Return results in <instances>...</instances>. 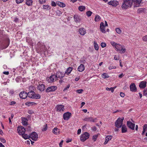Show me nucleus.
<instances>
[{
    "mask_svg": "<svg viewBox=\"0 0 147 147\" xmlns=\"http://www.w3.org/2000/svg\"><path fill=\"white\" fill-rule=\"evenodd\" d=\"M142 0H132L131 2L129 0V6L131 7L133 4L134 7H138L140 5V3Z\"/></svg>",
    "mask_w": 147,
    "mask_h": 147,
    "instance_id": "f257e3e1",
    "label": "nucleus"
},
{
    "mask_svg": "<svg viewBox=\"0 0 147 147\" xmlns=\"http://www.w3.org/2000/svg\"><path fill=\"white\" fill-rule=\"evenodd\" d=\"M123 118H119L115 122V125L117 128H120L122 126Z\"/></svg>",
    "mask_w": 147,
    "mask_h": 147,
    "instance_id": "f03ea898",
    "label": "nucleus"
},
{
    "mask_svg": "<svg viewBox=\"0 0 147 147\" xmlns=\"http://www.w3.org/2000/svg\"><path fill=\"white\" fill-rule=\"evenodd\" d=\"M89 134L88 133L85 132L81 135L80 140L81 141L84 142L89 138Z\"/></svg>",
    "mask_w": 147,
    "mask_h": 147,
    "instance_id": "7ed1b4c3",
    "label": "nucleus"
},
{
    "mask_svg": "<svg viewBox=\"0 0 147 147\" xmlns=\"http://www.w3.org/2000/svg\"><path fill=\"white\" fill-rule=\"evenodd\" d=\"M46 79L49 82H52L56 81L58 79L56 75L54 74L51 75L49 78H47Z\"/></svg>",
    "mask_w": 147,
    "mask_h": 147,
    "instance_id": "20e7f679",
    "label": "nucleus"
},
{
    "mask_svg": "<svg viewBox=\"0 0 147 147\" xmlns=\"http://www.w3.org/2000/svg\"><path fill=\"white\" fill-rule=\"evenodd\" d=\"M115 48L117 51H120V52L121 53H123L125 52V49L123 48L122 46L119 44H117Z\"/></svg>",
    "mask_w": 147,
    "mask_h": 147,
    "instance_id": "39448f33",
    "label": "nucleus"
},
{
    "mask_svg": "<svg viewBox=\"0 0 147 147\" xmlns=\"http://www.w3.org/2000/svg\"><path fill=\"white\" fill-rule=\"evenodd\" d=\"M38 136L36 132H34L30 135V138L34 141H36L38 138Z\"/></svg>",
    "mask_w": 147,
    "mask_h": 147,
    "instance_id": "423d86ee",
    "label": "nucleus"
},
{
    "mask_svg": "<svg viewBox=\"0 0 147 147\" xmlns=\"http://www.w3.org/2000/svg\"><path fill=\"white\" fill-rule=\"evenodd\" d=\"M57 89V86H52L49 87L46 90L47 92H49L54 91Z\"/></svg>",
    "mask_w": 147,
    "mask_h": 147,
    "instance_id": "0eeeda50",
    "label": "nucleus"
},
{
    "mask_svg": "<svg viewBox=\"0 0 147 147\" xmlns=\"http://www.w3.org/2000/svg\"><path fill=\"white\" fill-rule=\"evenodd\" d=\"M17 131L20 135L23 134L25 132V129L22 126H19Z\"/></svg>",
    "mask_w": 147,
    "mask_h": 147,
    "instance_id": "6e6552de",
    "label": "nucleus"
},
{
    "mask_svg": "<svg viewBox=\"0 0 147 147\" xmlns=\"http://www.w3.org/2000/svg\"><path fill=\"white\" fill-rule=\"evenodd\" d=\"M55 108L58 112L63 111L64 109V106L61 105H57Z\"/></svg>",
    "mask_w": 147,
    "mask_h": 147,
    "instance_id": "1a4fd4ad",
    "label": "nucleus"
},
{
    "mask_svg": "<svg viewBox=\"0 0 147 147\" xmlns=\"http://www.w3.org/2000/svg\"><path fill=\"white\" fill-rule=\"evenodd\" d=\"M71 113L69 112L65 113L63 114V118L64 120H68L71 116Z\"/></svg>",
    "mask_w": 147,
    "mask_h": 147,
    "instance_id": "9d476101",
    "label": "nucleus"
},
{
    "mask_svg": "<svg viewBox=\"0 0 147 147\" xmlns=\"http://www.w3.org/2000/svg\"><path fill=\"white\" fill-rule=\"evenodd\" d=\"M123 3L122 7L123 9H127L129 7V0H123Z\"/></svg>",
    "mask_w": 147,
    "mask_h": 147,
    "instance_id": "9b49d317",
    "label": "nucleus"
},
{
    "mask_svg": "<svg viewBox=\"0 0 147 147\" xmlns=\"http://www.w3.org/2000/svg\"><path fill=\"white\" fill-rule=\"evenodd\" d=\"M55 75L57 79L58 78L61 79L64 76L65 74H64L63 72L58 71L56 72Z\"/></svg>",
    "mask_w": 147,
    "mask_h": 147,
    "instance_id": "f8f14e48",
    "label": "nucleus"
},
{
    "mask_svg": "<svg viewBox=\"0 0 147 147\" xmlns=\"http://www.w3.org/2000/svg\"><path fill=\"white\" fill-rule=\"evenodd\" d=\"M28 94L25 91H23L20 92L19 94L20 97L22 99H25L28 96Z\"/></svg>",
    "mask_w": 147,
    "mask_h": 147,
    "instance_id": "ddd939ff",
    "label": "nucleus"
},
{
    "mask_svg": "<svg viewBox=\"0 0 147 147\" xmlns=\"http://www.w3.org/2000/svg\"><path fill=\"white\" fill-rule=\"evenodd\" d=\"M147 82L146 81H142L139 84V87L140 88H144L146 87Z\"/></svg>",
    "mask_w": 147,
    "mask_h": 147,
    "instance_id": "4468645a",
    "label": "nucleus"
},
{
    "mask_svg": "<svg viewBox=\"0 0 147 147\" xmlns=\"http://www.w3.org/2000/svg\"><path fill=\"white\" fill-rule=\"evenodd\" d=\"M130 90L132 92H135L137 91V88L134 83H132L130 86Z\"/></svg>",
    "mask_w": 147,
    "mask_h": 147,
    "instance_id": "2eb2a0df",
    "label": "nucleus"
},
{
    "mask_svg": "<svg viewBox=\"0 0 147 147\" xmlns=\"http://www.w3.org/2000/svg\"><path fill=\"white\" fill-rule=\"evenodd\" d=\"M109 5H111L113 6L116 7L118 4V2L116 1H111L108 3Z\"/></svg>",
    "mask_w": 147,
    "mask_h": 147,
    "instance_id": "dca6fc26",
    "label": "nucleus"
},
{
    "mask_svg": "<svg viewBox=\"0 0 147 147\" xmlns=\"http://www.w3.org/2000/svg\"><path fill=\"white\" fill-rule=\"evenodd\" d=\"M96 119H93V118L92 117H86L84 118L83 120L86 121L94 122H95Z\"/></svg>",
    "mask_w": 147,
    "mask_h": 147,
    "instance_id": "f3484780",
    "label": "nucleus"
},
{
    "mask_svg": "<svg viewBox=\"0 0 147 147\" xmlns=\"http://www.w3.org/2000/svg\"><path fill=\"white\" fill-rule=\"evenodd\" d=\"M78 31L79 34L82 36L84 35L86 33V30L83 28H80Z\"/></svg>",
    "mask_w": 147,
    "mask_h": 147,
    "instance_id": "a211bd4d",
    "label": "nucleus"
},
{
    "mask_svg": "<svg viewBox=\"0 0 147 147\" xmlns=\"http://www.w3.org/2000/svg\"><path fill=\"white\" fill-rule=\"evenodd\" d=\"M105 26L104 23L102 22L100 24V29L101 32L103 33H105L106 32L105 30Z\"/></svg>",
    "mask_w": 147,
    "mask_h": 147,
    "instance_id": "6ab92c4d",
    "label": "nucleus"
},
{
    "mask_svg": "<svg viewBox=\"0 0 147 147\" xmlns=\"http://www.w3.org/2000/svg\"><path fill=\"white\" fill-rule=\"evenodd\" d=\"M45 86L43 84H39L38 86V89L40 91L42 92L45 90Z\"/></svg>",
    "mask_w": 147,
    "mask_h": 147,
    "instance_id": "aec40b11",
    "label": "nucleus"
},
{
    "mask_svg": "<svg viewBox=\"0 0 147 147\" xmlns=\"http://www.w3.org/2000/svg\"><path fill=\"white\" fill-rule=\"evenodd\" d=\"M74 18L75 22L76 23L79 22L81 20V19L80 18V16L78 15H74Z\"/></svg>",
    "mask_w": 147,
    "mask_h": 147,
    "instance_id": "412c9836",
    "label": "nucleus"
},
{
    "mask_svg": "<svg viewBox=\"0 0 147 147\" xmlns=\"http://www.w3.org/2000/svg\"><path fill=\"white\" fill-rule=\"evenodd\" d=\"M35 93L34 91H31L28 92V93H27V94H28V96L30 98H33V97H34Z\"/></svg>",
    "mask_w": 147,
    "mask_h": 147,
    "instance_id": "4be33fe9",
    "label": "nucleus"
},
{
    "mask_svg": "<svg viewBox=\"0 0 147 147\" xmlns=\"http://www.w3.org/2000/svg\"><path fill=\"white\" fill-rule=\"evenodd\" d=\"M85 69L84 65L83 64H81L78 68V70L79 72H82Z\"/></svg>",
    "mask_w": 147,
    "mask_h": 147,
    "instance_id": "5701e85b",
    "label": "nucleus"
},
{
    "mask_svg": "<svg viewBox=\"0 0 147 147\" xmlns=\"http://www.w3.org/2000/svg\"><path fill=\"white\" fill-rule=\"evenodd\" d=\"M60 130L57 127H55L53 130V132L55 134L58 135L59 134Z\"/></svg>",
    "mask_w": 147,
    "mask_h": 147,
    "instance_id": "b1692460",
    "label": "nucleus"
},
{
    "mask_svg": "<svg viewBox=\"0 0 147 147\" xmlns=\"http://www.w3.org/2000/svg\"><path fill=\"white\" fill-rule=\"evenodd\" d=\"M22 123L23 125H26L28 124V119L25 118H23L22 119Z\"/></svg>",
    "mask_w": 147,
    "mask_h": 147,
    "instance_id": "393cba45",
    "label": "nucleus"
},
{
    "mask_svg": "<svg viewBox=\"0 0 147 147\" xmlns=\"http://www.w3.org/2000/svg\"><path fill=\"white\" fill-rule=\"evenodd\" d=\"M112 137L111 136H107L105 138V140L104 143V144H106L107 143L108 141L111 140L112 139Z\"/></svg>",
    "mask_w": 147,
    "mask_h": 147,
    "instance_id": "a878e982",
    "label": "nucleus"
},
{
    "mask_svg": "<svg viewBox=\"0 0 147 147\" xmlns=\"http://www.w3.org/2000/svg\"><path fill=\"white\" fill-rule=\"evenodd\" d=\"M72 68L69 67L68 68L65 72V74L67 75H69L72 71Z\"/></svg>",
    "mask_w": 147,
    "mask_h": 147,
    "instance_id": "bb28decb",
    "label": "nucleus"
},
{
    "mask_svg": "<svg viewBox=\"0 0 147 147\" xmlns=\"http://www.w3.org/2000/svg\"><path fill=\"white\" fill-rule=\"evenodd\" d=\"M135 124L129 121V128L133 130L134 129Z\"/></svg>",
    "mask_w": 147,
    "mask_h": 147,
    "instance_id": "cd10ccee",
    "label": "nucleus"
},
{
    "mask_svg": "<svg viewBox=\"0 0 147 147\" xmlns=\"http://www.w3.org/2000/svg\"><path fill=\"white\" fill-rule=\"evenodd\" d=\"M26 4L28 6L32 5L33 3L32 0H26Z\"/></svg>",
    "mask_w": 147,
    "mask_h": 147,
    "instance_id": "c85d7f7f",
    "label": "nucleus"
},
{
    "mask_svg": "<svg viewBox=\"0 0 147 147\" xmlns=\"http://www.w3.org/2000/svg\"><path fill=\"white\" fill-rule=\"evenodd\" d=\"M36 103L34 102H28L26 103V105H27L28 106H30L31 105H34L36 104Z\"/></svg>",
    "mask_w": 147,
    "mask_h": 147,
    "instance_id": "c756f323",
    "label": "nucleus"
},
{
    "mask_svg": "<svg viewBox=\"0 0 147 147\" xmlns=\"http://www.w3.org/2000/svg\"><path fill=\"white\" fill-rule=\"evenodd\" d=\"M86 9V7L85 6H80L78 7V9L80 11H84Z\"/></svg>",
    "mask_w": 147,
    "mask_h": 147,
    "instance_id": "7c9ffc66",
    "label": "nucleus"
},
{
    "mask_svg": "<svg viewBox=\"0 0 147 147\" xmlns=\"http://www.w3.org/2000/svg\"><path fill=\"white\" fill-rule=\"evenodd\" d=\"M51 9L50 6L48 5H43V9L46 10H49Z\"/></svg>",
    "mask_w": 147,
    "mask_h": 147,
    "instance_id": "2f4dec72",
    "label": "nucleus"
},
{
    "mask_svg": "<svg viewBox=\"0 0 147 147\" xmlns=\"http://www.w3.org/2000/svg\"><path fill=\"white\" fill-rule=\"evenodd\" d=\"M127 130L126 127L124 125H123L121 127V131L122 133H125Z\"/></svg>",
    "mask_w": 147,
    "mask_h": 147,
    "instance_id": "473e14b6",
    "label": "nucleus"
},
{
    "mask_svg": "<svg viewBox=\"0 0 147 147\" xmlns=\"http://www.w3.org/2000/svg\"><path fill=\"white\" fill-rule=\"evenodd\" d=\"M22 135L23 137L25 139L30 138V135H28L26 134H24V133Z\"/></svg>",
    "mask_w": 147,
    "mask_h": 147,
    "instance_id": "72a5a7b5",
    "label": "nucleus"
},
{
    "mask_svg": "<svg viewBox=\"0 0 147 147\" xmlns=\"http://www.w3.org/2000/svg\"><path fill=\"white\" fill-rule=\"evenodd\" d=\"M57 5L61 7H64L65 6V5L64 3H63L59 2L58 3H57Z\"/></svg>",
    "mask_w": 147,
    "mask_h": 147,
    "instance_id": "f704fd0d",
    "label": "nucleus"
},
{
    "mask_svg": "<svg viewBox=\"0 0 147 147\" xmlns=\"http://www.w3.org/2000/svg\"><path fill=\"white\" fill-rule=\"evenodd\" d=\"M147 129V124H144L143 126V131L142 132V134L143 135L144 133H145V132Z\"/></svg>",
    "mask_w": 147,
    "mask_h": 147,
    "instance_id": "c9c22d12",
    "label": "nucleus"
},
{
    "mask_svg": "<svg viewBox=\"0 0 147 147\" xmlns=\"http://www.w3.org/2000/svg\"><path fill=\"white\" fill-rule=\"evenodd\" d=\"M109 77V75L107 74L104 73L102 75V77L103 78H107Z\"/></svg>",
    "mask_w": 147,
    "mask_h": 147,
    "instance_id": "e433bc0d",
    "label": "nucleus"
},
{
    "mask_svg": "<svg viewBox=\"0 0 147 147\" xmlns=\"http://www.w3.org/2000/svg\"><path fill=\"white\" fill-rule=\"evenodd\" d=\"M33 98H35L36 99H39L40 98V96L39 94H36L35 93L34 95Z\"/></svg>",
    "mask_w": 147,
    "mask_h": 147,
    "instance_id": "4c0bfd02",
    "label": "nucleus"
},
{
    "mask_svg": "<svg viewBox=\"0 0 147 147\" xmlns=\"http://www.w3.org/2000/svg\"><path fill=\"white\" fill-rule=\"evenodd\" d=\"M48 128L47 125V124H46L43 126V127L42 129V131H45L47 130Z\"/></svg>",
    "mask_w": 147,
    "mask_h": 147,
    "instance_id": "58836bf2",
    "label": "nucleus"
},
{
    "mask_svg": "<svg viewBox=\"0 0 147 147\" xmlns=\"http://www.w3.org/2000/svg\"><path fill=\"white\" fill-rule=\"evenodd\" d=\"M100 17L98 15H96L95 16V21L96 22H98L100 20Z\"/></svg>",
    "mask_w": 147,
    "mask_h": 147,
    "instance_id": "ea45409f",
    "label": "nucleus"
},
{
    "mask_svg": "<svg viewBox=\"0 0 147 147\" xmlns=\"http://www.w3.org/2000/svg\"><path fill=\"white\" fill-rule=\"evenodd\" d=\"M94 46L96 50L98 51V45L95 41L94 42Z\"/></svg>",
    "mask_w": 147,
    "mask_h": 147,
    "instance_id": "a19ab883",
    "label": "nucleus"
},
{
    "mask_svg": "<svg viewBox=\"0 0 147 147\" xmlns=\"http://www.w3.org/2000/svg\"><path fill=\"white\" fill-rule=\"evenodd\" d=\"M144 11V9L143 8H140L137 10V13H140L143 12Z\"/></svg>",
    "mask_w": 147,
    "mask_h": 147,
    "instance_id": "79ce46f5",
    "label": "nucleus"
},
{
    "mask_svg": "<svg viewBox=\"0 0 147 147\" xmlns=\"http://www.w3.org/2000/svg\"><path fill=\"white\" fill-rule=\"evenodd\" d=\"M110 43L113 47H115H115H116L117 44H118L113 41L111 42Z\"/></svg>",
    "mask_w": 147,
    "mask_h": 147,
    "instance_id": "37998d69",
    "label": "nucleus"
},
{
    "mask_svg": "<svg viewBox=\"0 0 147 147\" xmlns=\"http://www.w3.org/2000/svg\"><path fill=\"white\" fill-rule=\"evenodd\" d=\"M106 90L108 91H111L112 92H113L114 91L113 88H109L107 87L106 88Z\"/></svg>",
    "mask_w": 147,
    "mask_h": 147,
    "instance_id": "c03bdc74",
    "label": "nucleus"
},
{
    "mask_svg": "<svg viewBox=\"0 0 147 147\" xmlns=\"http://www.w3.org/2000/svg\"><path fill=\"white\" fill-rule=\"evenodd\" d=\"M92 13V12L91 11H88L86 12L87 15L88 16L90 17L91 16Z\"/></svg>",
    "mask_w": 147,
    "mask_h": 147,
    "instance_id": "a18cd8bd",
    "label": "nucleus"
},
{
    "mask_svg": "<svg viewBox=\"0 0 147 147\" xmlns=\"http://www.w3.org/2000/svg\"><path fill=\"white\" fill-rule=\"evenodd\" d=\"M142 39L144 42H146L147 41V35L144 36L142 37Z\"/></svg>",
    "mask_w": 147,
    "mask_h": 147,
    "instance_id": "49530a36",
    "label": "nucleus"
},
{
    "mask_svg": "<svg viewBox=\"0 0 147 147\" xmlns=\"http://www.w3.org/2000/svg\"><path fill=\"white\" fill-rule=\"evenodd\" d=\"M115 30L116 32L118 34H120L121 32V30L119 28H116Z\"/></svg>",
    "mask_w": 147,
    "mask_h": 147,
    "instance_id": "de8ad7c7",
    "label": "nucleus"
},
{
    "mask_svg": "<svg viewBox=\"0 0 147 147\" xmlns=\"http://www.w3.org/2000/svg\"><path fill=\"white\" fill-rule=\"evenodd\" d=\"M101 46L102 48H104L106 46V45L105 43L104 42H102L101 43Z\"/></svg>",
    "mask_w": 147,
    "mask_h": 147,
    "instance_id": "09e8293b",
    "label": "nucleus"
},
{
    "mask_svg": "<svg viewBox=\"0 0 147 147\" xmlns=\"http://www.w3.org/2000/svg\"><path fill=\"white\" fill-rule=\"evenodd\" d=\"M83 90L82 89L78 90H76V92L77 93L79 94H80L82 92Z\"/></svg>",
    "mask_w": 147,
    "mask_h": 147,
    "instance_id": "8fccbe9b",
    "label": "nucleus"
},
{
    "mask_svg": "<svg viewBox=\"0 0 147 147\" xmlns=\"http://www.w3.org/2000/svg\"><path fill=\"white\" fill-rule=\"evenodd\" d=\"M98 136V135H94L93 136V139H94V141H96V140Z\"/></svg>",
    "mask_w": 147,
    "mask_h": 147,
    "instance_id": "3c124183",
    "label": "nucleus"
},
{
    "mask_svg": "<svg viewBox=\"0 0 147 147\" xmlns=\"http://www.w3.org/2000/svg\"><path fill=\"white\" fill-rule=\"evenodd\" d=\"M144 95L147 96V88L144 89Z\"/></svg>",
    "mask_w": 147,
    "mask_h": 147,
    "instance_id": "603ef678",
    "label": "nucleus"
},
{
    "mask_svg": "<svg viewBox=\"0 0 147 147\" xmlns=\"http://www.w3.org/2000/svg\"><path fill=\"white\" fill-rule=\"evenodd\" d=\"M23 1L24 0H16V3L18 4L22 3Z\"/></svg>",
    "mask_w": 147,
    "mask_h": 147,
    "instance_id": "864d4df0",
    "label": "nucleus"
},
{
    "mask_svg": "<svg viewBox=\"0 0 147 147\" xmlns=\"http://www.w3.org/2000/svg\"><path fill=\"white\" fill-rule=\"evenodd\" d=\"M51 4L53 6L55 7L56 5L55 3L53 1L52 2Z\"/></svg>",
    "mask_w": 147,
    "mask_h": 147,
    "instance_id": "5fc2aeb1",
    "label": "nucleus"
},
{
    "mask_svg": "<svg viewBox=\"0 0 147 147\" xmlns=\"http://www.w3.org/2000/svg\"><path fill=\"white\" fill-rule=\"evenodd\" d=\"M69 87H70V85L69 84L67 86H66V87L64 89L63 91H65L67 90L69 88Z\"/></svg>",
    "mask_w": 147,
    "mask_h": 147,
    "instance_id": "6e6d98bb",
    "label": "nucleus"
},
{
    "mask_svg": "<svg viewBox=\"0 0 147 147\" xmlns=\"http://www.w3.org/2000/svg\"><path fill=\"white\" fill-rule=\"evenodd\" d=\"M114 59L116 60H118L119 59V57L117 56L116 55H115L114 57Z\"/></svg>",
    "mask_w": 147,
    "mask_h": 147,
    "instance_id": "4d7b16f0",
    "label": "nucleus"
},
{
    "mask_svg": "<svg viewBox=\"0 0 147 147\" xmlns=\"http://www.w3.org/2000/svg\"><path fill=\"white\" fill-rule=\"evenodd\" d=\"M39 1L40 4H42L45 3L46 1L45 0H39Z\"/></svg>",
    "mask_w": 147,
    "mask_h": 147,
    "instance_id": "13d9d810",
    "label": "nucleus"
},
{
    "mask_svg": "<svg viewBox=\"0 0 147 147\" xmlns=\"http://www.w3.org/2000/svg\"><path fill=\"white\" fill-rule=\"evenodd\" d=\"M116 67L115 66H110L109 67V69L110 70L112 69H115Z\"/></svg>",
    "mask_w": 147,
    "mask_h": 147,
    "instance_id": "bf43d9fd",
    "label": "nucleus"
},
{
    "mask_svg": "<svg viewBox=\"0 0 147 147\" xmlns=\"http://www.w3.org/2000/svg\"><path fill=\"white\" fill-rule=\"evenodd\" d=\"M14 21L15 22H17L19 21V19L17 18H14Z\"/></svg>",
    "mask_w": 147,
    "mask_h": 147,
    "instance_id": "052dcab7",
    "label": "nucleus"
},
{
    "mask_svg": "<svg viewBox=\"0 0 147 147\" xmlns=\"http://www.w3.org/2000/svg\"><path fill=\"white\" fill-rule=\"evenodd\" d=\"M120 96L122 97H123L125 96L124 94L122 92H121L120 94Z\"/></svg>",
    "mask_w": 147,
    "mask_h": 147,
    "instance_id": "680f3d73",
    "label": "nucleus"
},
{
    "mask_svg": "<svg viewBox=\"0 0 147 147\" xmlns=\"http://www.w3.org/2000/svg\"><path fill=\"white\" fill-rule=\"evenodd\" d=\"M92 130L94 131H95L96 130V127L95 126H94L92 128Z\"/></svg>",
    "mask_w": 147,
    "mask_h": 147,
    "instance_id": "e2e57ef3",
    "label": "nucleus"
},
{
    "mask_svg": "<svg viewBox=\"0 0 147 147\" xmlns=\"http://www.w3.org/2000/svg\"><path fill=\"white\" fill-rule=\"evenodd\" d=\"M0 140H1V141L3 143H5L6 142L5 140L4 139V138H1Z\"/></svg>",
    "mask_w": 147,
    "mask_h": 147,
    "instance_id": "0e129e2a",
    "label": "nucleus"
},
{
    "mask_svg": "<svg viewBox=\"0 0 147 147\" xmlns=\"http://www.w3.org/2000/svg\"><path fill=\"white\" fill-rule=\"evenodd\" d=\"M16 103L15 101H12L10 103V105H13Z\"/></svg>",
    "mask_w": 147,
    "mask_h": 147,
    "instance_id": "69168bd1",
    "label": "nucleus"
},
{
    "mask_svg": "<svg viewBox=\"0 0 147 147\" xmlns=\"http://www.w3.org/2000/svg\"><path fill=\"white\" fill-rule=\"evenodd\" d=\"M63 142V140H62V141H61L59 143V146L60 147H62V145Z\"/></svg>",
    "mask_w": 147,
    "mask_h": 147,
    "instance_id": "338daca9",
    "label": "nucleus"
},
{
    "mask_svg": "<svg viewBox=\"0 0 147 147\" xmlns=\"http://www.w3.org/2000/svg\"><path fill=\"white\" fill-rule=\"evenodd\" d=\"M80 79V76L78 77L75 78V80L76 81H78Z\"/></svg>",
    "mask_w": 147,
    "mask_h": 147,
    "instance_id": "774afa93",
    "label": "nucleus"
}]
</instances>
